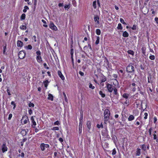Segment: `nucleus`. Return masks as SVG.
<instances>
[{
  "instance_id": "1",
  "label": "nucleus",
  "mask_w": 158,
  "mask_h": 158,
  "mask_svg": "<svg viewBox=\"0 0 158 158\" xmlns=\"http://www.w3.org/2000/svg\"><path fill=\"white\" fill-rule=\"evenodd\" d=\"M127 71L128 73H131L134 71V67L131 65H129L127 68Z\"/></svg>"
},
{
  "instance_id": "2",
  "label": "nucleus",
  "mask_w": 158,
  "mask_h": 158,
  "mask_svg": "<svg viewBox=\"0 0 158 158\" xmlns=\"http://www.w3.org/2000/svg\"><path fill=\"white\" fill-rule=\"evenodd\" d=\"M18 56L20 59H23L25 56V52L24 51H20L19 53Z\"/></svg>"
},
{
  "instance_id": "3",
  "label": "nucleus",
  "mask_w": 158,
  "mask_h": 158,
  "mask_svg": "<svg viewBox=\"0 0 158 158\" xmlns=\"http://www.w3.org/2000/svg\"><path fill=\"white\" fill-rule=\"evenodd\" d=\"M49 145L48 144H45L44 143H41L40 146L41 149L43 151L45 150V148H49Z\"/></svg>"
},
{
  "instance_id": "4",
  "label": "nucleus",
  "mask_w": 158,
  "mask_h": 158,
  "mask_svg": "<svg viewBox=\"0 0 158 158\" xmlns=\"http://www.w3.org/2000/svg\"><path fill=\"white\" fill-rule=\"evenodd\" d=\"M49 27L52 30L56 31L57 30V27L52 22L50 23Z\"/></svg>"
},
{
  "instance_id": "5",
  "label": "nucleus",
  "mask_w": 158,
  "mask_h": 158,
  "mask_svg": "<svg viewBox=\"0 0 158 158\" xmlns=\"http://www.w3.org/2000/svg\"><path fill=\"white\" fill-rule=\"evenodd\" d=\"M28 120V118L26 115L23 116L22 119V121L23 122L24 124L27 123Z\"/></svg>"
},
{
  "instance_id": "6",
  "label": "nucleus",
  "mask_w": 158,
  "mask_h": 158,
  "mask_svg": "<svg viewBox=\"0 0 158 158\" xmlns=\"http://www.w3.org/2000/svg\"><path fill=\"white\" fill-rule=\"evenodd\" d=\"M106 87L108 91L110 92H112L113 90V86L110 84H108L106 85Z\"/></svg>"
},
{
  "instance_id": "7",
  "label": "nucleus",
  "mask_w": 158,
  "mask_h": 158,
  "mask_svg": "<svg viewBox=\"0 0 158 158\" xmlns=\"http://www.w3.org/2000/svg\"><path fill=\"white\" fill-rule=\"evenodd\" d=\"M110 115L107 114H104V121L105 123L106 124L107 122L109 119Z\"/></svg>"
},
{
  "instance_id": "8",
  "label": "nucleus",
  "mask_w": 158,
  "mask_h": 158,
  "mask_svg": "<svg viewBox=\"0 0 158 158\" xmlns=\"http://www.w3.org/2000/svg\"><path fill=\"white\" fill-rule=\"evenodd\" d=\"M2 150V152L3 153H4L5 152L7 151V148L5 144H3L1 147Z\"/></svg>"
},
{
  "instance_id": "9",
  "label": "nucleus",
  "mask_w": 158,
  "mask_h": 158,
  "mask_svg": "<svg viewBox=\"0 0 158 158\" xmlns=\"http://www.w3.org/2000/svg\"><path fill=\"white\" fill-rule=\"evenodd\" d=\"M94 20L95 22L97 23V24H99V18L98 15H96L94 16Z\"/></svg>"
},
{
  "instance_id": "10",
  "label": "nucleus",
  "mask_w": 158,
  "mask_h": 158,
  "mask_svg": "<svg viewBox=\"0 0 158 158\" xmlns=\"http://www.w3.org/2000/svg\"><path fill=\"white\" fill-rule=\"evenodd\" d=\"M58 74L62 80H64V77L62 74L61 72L60 71H58Z\"/></svg>"
},
{
  "instance_id": "11",
  "label": "nucleus",
  "mask_w": 158,
  "mask_h": 158,
  "mask_svg": "<svg viewBox=\"0 0 158 158\" xmlns=\"http://www.w3.org/2000/svg\"><path fill=\"white\" fill-rule=\"evenodd\" d=\"M7 44L6 43H5L3 46V54L5 55H6V48Z\"/></svg>"
},
{
  "instance_id": "12",
  "label": "nucleus",
  "mask_w": 158,
  "mask_h": 158,
  "mask_svg": "<svg viewBox=\"0 0 158 158\" xmlns=\"http://www.w3.org/2000/svg\"><path fill=\"white\" fill-rule=\"evenodd\" d=\"M23 43L20 40H18L17 42V46L18 47H22L23 46Z\"/></svg>"
},
{
  "instance_id": "13",
  "label": "nucleus",
  "mask_w": 158,
  "mask_h": 158,
  "mask_svg": "<svg viewBox=\"0 0 158 158\" xmlns=\"http://www.w3.org/2000/svg\"><path fill=\"white\" fill-rule=\"evenodd\" d=\"M36 60L39 63H41L42 60L40 56H37L36 57Z\"/></svg>"
},
{
  "instance_id": "14",
  "label": "nucleus",
  "mask_w": 158,
  "mask_h": 158,
  "mask_svg": "<svg viewBox=\"0 0 158 158\" xmlns=\"http://www.w3.org/2000/svg\"><path fill=\"white\" fill-rule=\"evenodd\" d=\"M87 126L89 130L91 128V123L90 121H88L87 124Z\"/></svg>"
},
{
  "instance_id": "15",
  "label": "nucleus",
  "mask_w": 158,
  "mask_h": 158,
  "mask_svg": "<svg viewBox=\"0 0 158 158\" xmlns=\"http://www.w3.org/2000/svg\"><path fill=\"white\" fill-rule=\"evenodd\" d=\"M48 99L53 101V95L51 94H49L48 95Z\"/></svg>"
},
{
  "instance_id": "16",
  "label": "nucleus",
  "mask_w": 158,
  "mask_h": 158,
  "mask_svg": "<svg viewBox=\"0 0 158 158\" xmlns=\"http://www.w3.org/2000/svg\"><path fill=\"white\" fill-rule=\"evenodd\" d=\"M110 114V111L108 109H106L104 111V114Z\"/></svg>"
},
{
  "instance_id": "17",
  "label": "nucleus",
  "mask_w": 158,
  "mask_h": 158,
  "mask_svg": "<svg viewBox=\"0 0 158 158\" xmlns=\"http://www.w3.org/2000/svg\"><path fill=\"white\" fill-rule=\"evenodd\" d=\"M134 119V117L133 115H130L128 118V120L129 121H131Z\"/></svg>"
},
{
  "instance_id": "18",
  "label": "nucleus",
  "mask_w": 158,
  "mask_h": 158,
  "mask_svg": "<svg viewBox=\"0 0 158 158\" xmlns=\"http://www.w3.org/2000/svg\"><path fill=\"white\" fill-rule=\"evenodd\" d=\"M129 35L128 33L126 31H124L123 34V36L125 37H127Z\"/></svg>"
},
{
  "instance_id": "19",
  "label": "nucleus",
  "mask_w": 158,
  "mask_h": 158,
  "mask_svg": "<svg viewBox=\"0 0 158 158\" xmlns=\"http://www.w3.org/2000/svg\"><path fill=\"white\" fill-rule=\"evenodd\" d=\"M141 149L139 148H137L136 151V155L139 156L140 154Z\"/></svg>"
},
{
  "instance_id": "20",
  "label": "nucleus",
  "mask_w": 158,
  "mask_h": 158,
  "mask_svg": "<svg viewBox=\"0 0 158 158\" xmlns=\"http://www.w3.org/2000/svg\"><path fill=\"white\" fill-rule=\"evenodd\" d=\"M25 48L27 49H30L31 50L32 49V47L31 45L29 44L27 46H26L25 47Z\"/></svg>"
},
{
  "instance_id": "21",
  "label": "nucleus",
  "mask_w": 158,
  "mask_h": 158,
  "mask_svg": "<svg viewBox=\"0 0 158 158\" xmlns=\"http://www.w3.org/2000/svg\"><path fill=\"white\" fill-rule=\"evenodd\" d=\"M129 96V94H128L124 93L123 95V97L125 98H127Z\"/></svg>"
},
{
  "instance_id": "22",
  "label": "nucleus",
  "mask_w": 158,
  "mask_h": 158,
  "mask_svg": "<svg viewBox=\"0 0 158 158\" xmlns=\"http://www.w3.org/2000/svg\"><path fill=\"white\" fill-rule=\"evenodd\" d=\"M49 81L48 80H47L45 81L44 82V86L46 88H47V87L48 86V83Z\"/></svg>"
},
{
  "instance_id": "23",
  "label": "nucleus",
  "mask_w": 158,
  "mask_h": 158,
  "mask_svg": "<svg viewBox=\"0 0 158 158\" xmlns=\"http://www.w3.org/2000/svg\"><path fill=\"white\" fill-rule=\"evenodd\" d=\"M117 28L118 30H122L123 29V27L122 26V25L121 23H119L118 24V26L117 27Z\"/></svg>"
},
{
  "instance_id": "24",
  "label": "nucleus",
  "mask_w": 158,
  "mask_h": 158,
  "mask_svg": "<svg viewBox=\"0 0 158 158\" xmlns=\"http://www.w3.org/2000/svg\"><path fill=\"white\" fill-rule=\"evenodd\" d=\"M29 9V8L27 6H25L24 7V9L23 10V11L24 13H25L27 12V10H28Z\"/></svg>"
},
{
  "instance_id": "25",
  "label": "nucleus",
  "mask_w": 158,
  "mask_h": 158,
  "mask_svg": "<svg viewBox=\"0 0 158 158\" xmlns=\"http://www.w3.org/2000/svg\"><path fill=\"white\" fill-rule=\"evenodd\" d=\"M127 52L128 54L131 55H133L134 53V52H133V51H132L131 50H128L127 51Z\"/></svg>"
},
{
  "instance_id": "26",
  "label": "nucleus",
  "mask_w": 158,
  "mask_h": 158,
  "mask_svg": "<svg viewBox=\"0 0 158 158\" xmlns=\"http://www.w3.org/2000/svg\"><path fill=\"white\" fill-rule=\"evenodd\" d=\"M20 29L23 30H25L26 29V27L25 25H22L20 27Z\"/></svg>"
},
{
  "instance_id": "27",
  "label": "nucleus",
  "mask_w": 158,
  "mask_h": 158,
  "mask_svg": "<svg viewBox=\"0 0 158 158\" xmlns=\"http://www.w3.org/2000/svg\"><path fill=\"white\" fill-rule=\"evenodd\" d=\"M96 34L98 35H99L101 34V31L99 29H97L96 30Z\"/></svg>"
},
{
  "instance_id": "28",
  "label": "nucleus",
  "mask_w": 158,
  "mask_h": 158,
  "mask_svg": "<svg viewBox=\"0 0 158 158\" xmlns=\"http://www.w3.org/2000/svg\"><path fill=\"white\" fill-rule=\"evenodd\" d=\"M99 36H97V40L95 42V44H99Z\"/></svg>"
},
{
  "instance_id": "29",
  "label": "nucleus",
  "mask_w": 158,
  "mask_h": 158,
  "mask_svg": "<svg viewBox=\"0 0 158 158\" xmlns=\"http://www.w3.org/2000/svg\"><path fill=\"white\" fill-rule=\"evenodd\" d=\"M99 94L101 95L102 98H104L105 97V95L104 94H103L102 92L101 91H100L99 92Z\"/></svg>"
},
{
  "instance_id": "30",
  "label": "nucleus",
  "mask_w": 158,
  "mask_h": 158,
  "mask_svg": "<svg viewBox=\"0 0 158 158\" xmlns=\"http://www.w3.org/2000/svg\"><path fill=\"white\" fill-rule=\"evenodd\" d=\"M153 128L151 127L149 129V132L150 136H151L152 135V132L153 131Z\"/></svg>"
},
{
  "instance_id": "31",
  "label": "nucleus",
  "mask_w": 158,
  "mask_h": 158,
  "mask_svg": "<svg viewBox=\"0 0 158 158\" xmlns=\"http://www.w3.org/2000/svg\"><path fill=\"white\" fill-rule=\"evenodd\" d=\"M70 54L71 55V57L72 58L73 57V48H71V49Z\"/></svg>"
},
{
  "instance_id": "32",
  "label": "nucleus",
  "mask_w": 158,
  "mask_h": 158,
  "mask_svg": "<svg viewBox=\"0 0 158 158\" xmlns=\"http://www.w3.org/2000/svg\"><path fill=\"white\" fill-rule=\"evenodd\" d=\"M26 15L25 14H23L21 16V19L22 20L24 19L25 18Z\"/></svg>"
},
{
  "instance_id": "33",
  "label": "nucleus",
  "mask_w": 158,
  "mask_h": 158,
  "mask_svg": "<svg viewBox=\"0 0 158 158\" xmlns=\"http://www.w3.org/2000/svg\"><path fill=\"white\" fill-rule=\"evenodd\" d=\"M93 6L94 9L96 8V1L93 2Z\"/></svg>"
},
{
  "instance_id": "34",
  "label": "nucleus",
  "mask_w": 158,
  "mask_h": 158,
  "mask_svg": "<svg viewBox=\"0 0 158 158\" xmlns=\"http://www.w3.org/2000/svg\"><path fill=\"white\" fill-rule=\"evenodd\" d=\"M31 122L32 123V127L33 128H35V126L36 125V122H35V120L34 121H33Z\"/></svg>"
},
{
  "instance_id": "35",
  "label": "nucleus",
  "mask_w": 158,
  "mask_h": 158,
  "mask_svg": "<svg viewBox=\"0 0 158 158\" xmlns=\"http://www.w3.org/2000/svg\"><path fill=\"white\" fill-rule=\"evenodd\" d=\"M97 126L98 128H100V127L103 128V125L102 123L100 125H99L98 124H97Z\"/></svg>"
},
{
  "instance_id": "36",
  "label": "nucleus",
  "mask_w": 158,
  "mask_h": 158,
  "mask_svg": "<svg viewBox=\"0 0 158 158\" xmlns=\"http://www.w3.org/2000/svg\"><path fill=\"white\" fill-rule=\"evenodd\" d=\"M70 4H69V5H65L64 7V8L66 9H69L70 8Z\"/></svg>"
},
{
  "instance_id": "37",
  "label": "nucleus",
  "mask_w": 158,
  "mask_h": 158,
  "mask_svg": "<svg viewBox=\"0 0 158 158\" xmlns=\"http://www.w3.org/2000/svg\"><path fill=\"white\" fill-rule=\"evenodd\" d=\"M89 87L90 88H91L92 89H94L95 88L94 86H93V85L90 83H89Z\"/></svg>"
},
{
  "instance_id": "38",
  "label": "nucleus",
  "mask_w": 158,
  "mask_h": 158,
  "mask_svg": "<svg viewBox=\"0 0 158 158\" xmlns=\"http://www.w3.org/2000/svg\"><path fill=\"white\" fill-rule=\"evenodd\" d=\"M114 90V94L115 95H117V89L115 88L113 89Z\"/></svg>"
},
{
  "instance_id": "39",
  "label": "nucleus",
  "mask_w": 158,
  "mask_h": 158,
  "mask_svg": "<svg viewBox=\"0 0 158 158\" xmlns=\"http://www.w3.org/2000/svg\"><path fill=\"white\" fill-rule=\"evenodd\" d=\"M120 22L122 23L123 24H126V23H125L124 21V20L122 19V18H120Z\"/></svg>"
},
{
  "instance_id": "40",
  "label": "nucleus",
  "mask_w": 158,
  "mask_h": 158,
  "mask_svg": "<svg viewBox=\"0 0 158 158\" xmlns=\"http://www.w3.org/2000/svg\"><path fill=\"white\" fill-rule=\"evenodd\" d=\"M52 130H59V128L58 127H53L52 129Z\"/></svg>"
},
{
  "instance_id": "41",
  "label": "nucleus",
  "mask_w": 158,
  "mask_h": 158,
  "mask_svg": "<svg viewBox=\"0 0 158 158\" xmlns=\"http://www.w3.org/2000/svg\"><path fill=\"white\" fill-rule=\"evenodd\" d=\"M155 56L154 55H151L149 57V58L150 59L153 60L155 59Z\"/></svg>"
},
{
  "instance_id": "42",
  "label": "nucleus",
  "mask_w": 158,
  "mask_h": 158,
  "mask_svg": "<svg viewBox=\"0 0 158 158\" xmlns=\"http://www.w3.org/2000/svg\"><path fill=\"white\" fill-rule=\"evenodd\" d=\"M81 119L80 120V122L79 126H82V119L83 118L82 115L81 116Z\"/></svg>"
},
{
  "instance_id": "43",
  "label": "nucleus",
  "mask_w": 158,
  "mask_h": 158,
  "mask_svg": "<svg viewBox=\"0 0 158 158\" xmlns=\"http://www.w3.org/2000/svg\"><path fill=\"white\" fill-rule=\"evenodd\" d=\"M82 129V126H79V133L80 134L81 133Z\"/></svg>"
},
{
  "instance_id": "44",
  "label": "nucleus",
  "mask_w": 158,
  "mask_h": 158,
  "mask_svg": "<svg viewBox=\"0 0 158 158\" xmlns=\"http://www.w3.org/2000/svg\"><path fill=\"white\" fill-rule=\"evenodd\" d=\"M28 106H29L30 107H33L34 106V105L33 103H32L31 102L29 103Z\"/></svg>"
},
{
  "instance_id": "45",
  "label": "nucleus",
  "mask_w": 158,
  "mask_h": 158,
  "mask_svg": "<svg viewBox=\"0 0 158 158\" xmlns=\"http://www.w3.org/2000/svg\"><path fill=\"white\" fill-rule=\"evenodd\" d=\"M153 136H154V139H156V141L158 142V139H157V137H156V135L155 134H153Z\"/></svg>"
},
{
  "instance_id": "46",
  "label": "nucleus",
  "mask_w": 158,
  "mask_h": 158,
  "mask_svg": "<svg viewBox=\"0 0 158 158\" xmlns=\"http://www.w3.org/2000/svg\"><path fill=\"white\" fill-rule=\"evenodd\" d=\"M142 149L143 150H146V147L145 145H143L141 147Z\"/></svg>"
},
{
  "instance_id": "47",
  "label": "nucleus",
  "mask_w": 158,
  "mask_h": 158,
  "mask_svg": "<svg viewBox=\"0 0 158 158\" xmlns=\"http://www.w3.org/2000/svg\"><path fill=\"white\" fill-rule=\"evenodd\" d=\"M116 153V150H115V149H113V150L112 151V155H114Z\"/></svg>"
},
{
  "instance_id": "48",
  "label": "nucleus",
  "mask_w": 158,
  "mask_h": 158,
  "mask_svg": "<svg viewBox=\"0 0 158 158\" xmlns=\"http://www.w3.org/2000/svg\"><path fill=\"white\" fill-rule=\"evenodd\" d=\"M157 120V118L156 117H154L153 118V122L154 123H156Z\"/></svg>"
},
{
  "instance_id": "49",
  "label": "nucleus",
  "mask_w": 158,
  "mask_h": 158,
  "mask_svg": "<svg viewBox=\"0 0 158 158\" xmlns=\"http://www.w3.org/2000/svg\"><path fill=\"white\" fill-rule=\"evenodd\" d=\"M36 53L38 56H40L41 55V52L39 50L37 51Z\"/></svg>"
},
{
  "instance_id": "50",
  "label": "nucleus",
  "mask_w": 158,
  "mask_h": 158,
  "mask_svg": "<svg viewBox=\"0 0 158 158\" xmlns=\"http://www.w3.org/2000/svg\"><path fill=\"white\" fill-rule=\"evenodd\" d=\"M144 119H146L147 118V117L148 115V114L147 113H145L144 114Z\"/></svg>"
},
{
  "instance_id": "51",
  "label": "nucleus",
  "mask_w": 158,
  "mask_h": 158,
  "mask_svg": "<svg viewBox=\"0 0 158 158\" xmlns=\"http://www.w3.org/2000/svg\"><path fill=\"white\" fill-rule=\"evenodd\" d=\"M60 124L59 122L58 121H56L54 123V125H58Z\"/></svg>"
},
{
  "instance_id": "52",
  "label": "nucleus",
  "mask_w": 158,
  "mask_h": 158,
  "mask_svg": "<svg viewBox=\"0 0 158 158\" xmlns=\"http://www.w3.org/2000/svg\"><path fill=\"white\" fill-rule=\"evenodd\" d=\"M12 115L11 114H9V117L8 118V119L10 120L11 118L12 117Z\"/></svg>"
},
{
  "instance_id": "53",
  "label": "nucleus",
  "mask_w": 158,
  "mask_h": 158,
  "mask_svg": "<svg viewBox=\"0 0 158 158\" xmlns=\"http://www.w3.org/2000/svg\"><path fill=\"white\" fill-rule=\"evenodd\" d=\"M63 95H64V96L65 100L66 101H67V97H66V94H65V93L64 92H63Z\"/></svg>"
},
{
  "instance_id": "54",
  "label": "nucleus",
  "mask_w": 158,
  "mask_h": 158,
  "mask_svg": "<svg viewBox=\"0 0 158 158\" xmlns=\"http://www.w3.org/2000/svg\"><path fill=\"white\" fill-rule=\"evenodd\" d=\"M133 30H135L136 29V26L135 25H133L132 27L131 28Z\"/></svg>"
},
{
  "instance_id": "55",
  "label": "nucleus",
  "mask_w": 158,
  "mask_h": 158,
  "mask_svg": "<svg viewBox=\"0 0 158 158\" xmlns=\"http://www.w3.org/2000/svg\"><path fill=\"white\" fill-rule=\"evenodd\" d=\"M142 52L143 54H144L145 53V48H142Z\"/></svg>"
},
{
  "instance_id": "56",
  "label": "nucleus",
  "mask_w": 158,
  "mask_h": 158,
  "mask_svg": "<svg viewBox=\"0 0 158 158\" xmlns=\"http://www.w3.org/2000/svg\"><path fill=\"white\" fill-rule=\"evenodd\" d=\"M6 91H7V93H8V95H11V94L10 93V90H9V89H7Z\"/></svg>"
},
{
  "instance_id": "57",
  "label": "nucleus",
  "mask_w": 158,
  "mask_h": 158,
  "mask_svg": "<svg viewBox=\"0 0 158 158\" xmlns=\"http://www.w3.org/2000/svg\"><path fill=\"white\" fill-rule=\"evenodd\" d=\"M28 113L29 114L31 115L32 113V110L31 109H30L28 111Z\"/></svg>"
},
{
  "instance_id": "58",
  "label": "nucleus",
  "mask_w": 158,
  "mask_h": 158,
  "mask_svg": "<svg viewBox=\"0 0 158 158\" xmlns=\"http://www.w3.org/2000/svg\"><path fill=\"white\" fill-rule=\"evenodd\" d=\"M11 104L14 105V108H15V103L13 101L11 102Z\"/></svg>"
},
{
  "instance_id": "59",
  "label": "nucleus",
  "mask_w": 158,
  "mask_h": 158,
  "mask_svg": "<svg viewBox=\"0 0 158 158\" xmlns=\"http://www.w3.org/2000/svg\"><path fill=\"white\" fill-rule=\"evenodd\" d=\"M79 73L82 76H83L84 75V73H83L81 71H80L79 72Z\"/></svg>"
},
{
  "instance_id": "60",
  "label": "nucleus",
  "mask_w": 158,
  "mask_h": 158,
  "mask_svg": "<svg viewBox=\"0 0 158 158\" xmlns=\"http://www.w3.org/2000/svg\"><path fill=\"white\" fill-rule=\"evenodd\" d=\"M59 141H60L61 142H62L63 141V139L62 138H59Z\"/></svg>"
},
{
  "instance_id": "61",
  "label": "nucleus",
  "mask_w": 158,
  "mask_h": 158,
  "mask_svg": "<svg viewBox=\"0 0 158 158\" xmlns=\"http://www.w3.org/2000/svg\"><path fill=\"white\" fill-rule=\"evenodd\" d=\"M155 20L156 21V23L158 24V18L157 17L155 18Z\"/></svg>"
},
{
  "instance_id": "62",
  "label": "nucleus",
  "mask_w": 158,
  "mask_h": 158,
  "mask_svg": "<svg viewBox=\"0 0 158 158\" xmlns=\"http://www.w3.org/2000/svg\"><path fill=\"white\" fill-rule=\"evenodd\" d=\"M63 5V3H60L58 4V6L59 7L62 6Z\"/></svg>"
},
{
  "instance_id": "63",
  "label": "nucleus",
  "mask_w": 158,
  "mask_h": 158,
  "mask_svg": "<svg viewBox=\"0 0 158 158\" xmlns=\"http://www.w3.org/2000/svg\"><path fill=\"white\" fill-rule=\"evenodd\" d=\"M24 153H23V152L21 153V156L22 157H24Z\"/></svg>"
},
{
  "instance_id": "64",
  "label": "nucleus",
  "mask_w": 158,
  "mask_h": 158,
  "mask_svg": "<svg viewBox=\"0 0 158 158\" xmlns=\"http://www.w3.org/2000/svg\"><path fill=\"white\" fill-rule=\"evenodd\" d=\"M136 89V88L134 87L132 88V90L134 92L135 91Z\"/></svg>"
}]
</instances>
